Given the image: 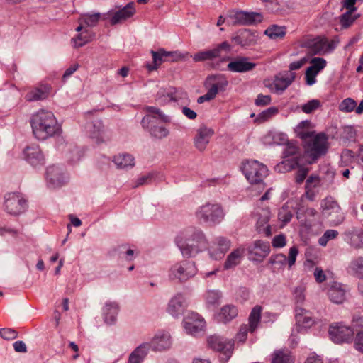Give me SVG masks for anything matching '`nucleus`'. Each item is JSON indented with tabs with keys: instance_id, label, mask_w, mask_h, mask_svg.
I'll use <instances>...</instances> for the list:
<instances>
[{
	"instance_id": "nucleus-53",
	"label": "nucleus",
	"mask_w": 363,
	"mask_h": 363,
	"mask_svg": "<svg viewBox=\"0 0 363 363\" xmlns=\"http://www.w3.org/2000/svg\"><path fill=\"white\" fill-rule=\"evenodd\" d=\"M321 103L318 99H312L301 106L302 111L306 114L313 113L314 111L319 108Z\"/></svg>"
},
{
	"instance_id": "nucleus-25",
	"label": "nucleus",
	"mask_w": 363,
	"mask_h": 363,
	"mask_svg": "<svg viewBox=\"0 0 363 363\" xmlns=\"http://www.w3.org/2000/svg\"><path fill=\"white\" fill-rule=\"evenodd\" d=\"M227 67L233 72L241 73L252 70L256 67V64L250 61L247 57H240L231 60Z\"/></svg>"
},
{
	"instance_id": "nucleus-57",
	"label": "nucleus",
	"mask_w": 363,
	"mask_h": 363,
	"mask_svg": "<svg viewBox=\"0 0 363 363\" xmlns=\"http://www.w3.org/2000/svg\"><path fill=\"white\" fill-rule=\"evenodd\" d=\"M151 345L149 342H145L137 347L133 351L135 352L136 356L143 361L144 358L147 354Z\"/></svg>"
},
{
	"instance_id": "nucleus-28",
	"label": "nucleus",
	"mask_w": 363,
	"mask_h": 363,
	"mask_svg": "<svg viewBox=\"0 0 363 363\" xmlns=\"http://www.w3.org/2000/svg\"><path fill=\"white\" fill-rule=\"evenodd\" d=\"M245 248L240 246L234 249L226 257L223 264V269L225 270L235 269L238 266L244 258Z\"/></svg>"
},
{
	"instance_id": "nucleus-45",
	"label": "nucleus",
	"mask_w": 363,
	"mask_h": 363,
	"mask_svg": "<svg viewBox=\"0 0 363 363\" xmlns=\"http://www.w3.org/2000/svg\"><path fill=\"white\" fill-rule=\"evenodd\" d=\"M218 57V50H208L199 52L192 56L195 62L213 60Z\"/></svg>"
},
{
	"instance_id": "nucleus-1",
	"label": "nucleus",
	"mask_w": 363,
	"mask_h": 363,
	"mask_svg": "<svg viewBox=\"0 0 363 363\" xmlns=\"http://www.w3.org/2000/svg\"><path fill=\"white\" fill-rule=\"evenodd\" d=\"M309 120L301 121L295 128L296 135L307 141L304 152L305 162L313 164L324 155L328 148V138L324 133L315 134Z\"/></svg>"
},
{
	"instance_id": "nucleus-30",
	"label": "nucleus",
	"mask_w": 363,
	"mask_h": 363,
	"mask_svg": "<svg viewBox=\"0 0 363 363\" xmlns=\"http://www.w3.org/2000/svg\"><path fill=\"white\" fill-rule=\"evenodd\" d=\"M46 176L48 182L54 188L60 186L65 182V177L58 167H49L47 169Z\"/></svg>"
},
{
	"instance_id": "nucleus-58",
	"label": "nucleus",
	"mask_w": 363,
	"mask_h": 363,
	"mask_svg": "<svg viewBox=\"0 0 363 363\" xmlns=\"http://www.w3.org/2000/svg\"><path fill=\"white\" fill-rule=\"evenodd\" d=\"M151 345L149 342H145L137 347L133 351L135 352L136 356L143 361L144 358L147 354Z\"/></svg>"
},
{
	"instance_id": "nucleus-12",
	"label": "nucleus",
	"mask_w": 363,
	"mask_h": 363,
	"mask_svg": "<svg viewBox=\"0 0 363 363\" xmlns=\"http://www.w3.org/2000/svg\"><path fill=\"white\" fill-rule=\"evenodd\" d=\"M296 74L289 72L285 74H281L274 77V79H268L264 80V84L272 92L281 93L292 83L295 79Z\"/></svg>"
},
{
	"instance_id": "nucleus-43",
	"label": "nucleus",
	"mask_w": 363,
	"mask_h": 363,
	"mask_svg": "<svg viewBox=\"0 0 363 363\" xmlns=\"http://www.w3.org/2000/svg\"><path fill=\"white\" fill-rule=\"evenodd\" d=\"M263 143L267 145H286L287 138L286 135L283 133H269L263 138Z\"/></svg>"
},
{
	"instance_id": "nucleus-64",
	"label": "nucleus",
	"mask_w": 363,
	"mask_h": 363,
	"mask_svg": "<svg viewBox=\"0 0 363 363\" xmlns=\"http://www.w3.org/2000/svg\"><path fill=\"white\" fill-rule=\"evenodd\" d=\"M278 113V108L272 106L269 107L267 109L263 111L259 115V118L260 120L265 121L271 118L272 116H275Z\"/></svg>"
},
{
	"instance_id": "nucleus-63",
	"label": "nucleus",
	"mask_w": 363,
	"mask_h": 363,
	"mask_svg": "<svg viewBox=\"0 0 363 363\" xmlns=\"http://www.w3.org/2000/svg\"><path fill=\"white\" fill-rule=\"evenodd\" d=\"M298 254V250L297 247L293 246L289 248V256L286 260L289 269L291 268L295 264Z\"/></svg>"
},
{
	"instance_id": "nucleus-32",
	"label": "nucleus",
	"mask_w": 363,
	"mask_h": 363,
	"mask_svg": "<svg viewBox=\"0 0 363 363\" xmlns=\"http://www.w3.org/2000/svg\"><path fill=\"white\" fill-rule=\"evenodd\" d=\"M87 128L90 136L95 139L97 143L103 142L105 140L104 127L101 120L93 121L88 125Z\"/></svg>"
},
{
	"instance_id": "nucleus-14",
	"label": "nucleus",
	"mask_w": 363,
	"mask_h": 363,
	"mask_svg": "<svg viewBox=\"0 0 363 363\" xmlns=\"http://www.w3.org/2000/svg\"><path fill=\"white\" fill-rule=\"evenodd\" d=\"M183 325L188 334L196 335L204 330L206 323L204 319L199 314L188 312L184 318Z\"/></svg>"
},
{
	"instance_id": "nucleus-61",
	"label": "nucleus",
	"mask_w": 363,
	"mask_h": 363,
	"mask_svg": "<svg viewBox=\"0 0 363 363\" xmlns=\"http://www.w3.org/2000/svg\"><path fill=\"white\" fill-rule=\"evenodd\" d=\"M354 348L361 354H363V330L358 331L353 337Z\"/></svg>"
},
{
	"instance_id": "nucleus-9",
	"label": "nucleus",
	"mask_w": 363,
	"mask_h": 363,
	"mask_svg": "<svg viewBox=\"0 0 363 363\" xmlns=\"http://www.w3.org/2000/svg\"><path fill=\"white\" fill-rule=\"evenodd\" d=\"M197 269L194 262L183 261L172 265L169 269V277L172 279L184 281L193 277Z\"/></svg>"
},
{
	"instance_id": "nucleus-34",
	"label": "nucleus",
	"mask_w": 363,
	"mask_h": 363,
	"mask_svg": "<svg viewBox=\"0 0 363 363\" xmlns=\"http://www.w3.org/2000/svg\"><path fill=\"white\" fill-rule=\"evenodd\" d=\"M235 42L242 47L254 45L257 41V35L250 30L241 31L235 38Z\"/></svg>"
},
{
	"instance_id": "nucleus-24",
	"label": "nucleus",
	"mask_w": 363,
	"mask_h": 363,
	"mask_svg": "<svg viewBox=\"0 0 363 363\" xmlns=\"http://www.w3.org/2000/svg\"><path fill=\"white\" fill-rule=\"evenodd\" d=\"M145 111L147 114L143 118L141 121V123L143 126H147L150 122V118H157L161 122L165 123H169L172 121V118L170 116L164 113L161 109L155 106H146L145 108Z\"/></svg>"
},
{
	"instance_id": "nucleus-6",
	"label": "nucleus",
	"mask_w": 363,
	"mask_h": 363,
	"mask_svg": "<svg viewBox=\"0 0 363 363\" xmlns=\"http://www.w3.org/2000/svg\"><path fill=\"white\" fill-rule=\"evenodd\" d=\"M241 170L250 184H259L262 189L265 187L263 179L268 174L266 165L257 160H246L242 163Z\"/></svg>"
},
{
	"instance_id": "nucleus-31",
	"label": "nucleus",
	"mask_w": 363,
	"mask_h": 363,
	"mask_svg": "<svg viewBox=\"0 0 363 363\" xmlns=\"http://www.w3.org/2000/svg\"><path fill=\"white\" fill-rule=\"evenodd\" d=\"M113 162L120 169H129L135 164V158L128 153H120L115 155L113 157Z\"/></svg>"
},
{
	"instance_id": "nucleus-42",
	"label": "nucleus",
	"mask_w": 363,
	"mask_h": 363,
	"mask_svg": "<svg viewBox=\"0 0 363 363\" xmlns=\"http://www.w3.org/2000/svg\"><path fill=\"white\" fill-rule=\"evenodd\" d=\"M347 238L352 246L360 248L363 246V230L354 228L347 233Z\"/></svg>"
},
{
	"instance_id": "nucleus-13",
	"label": "nucleus",
	"mask_w": 363,
	"mask_h": 363,
	"mask_svg": "<svg viewBox=\"0 0 363 363\" xmlns=\"http://www.w3.org/2000/svg\"><path fill=\"white\" fill-rule=\"evenodd\" d=\"M135 13L133 3H129L118 11H109L104 14V19H109L111 25L122 23L131 18Z\"/></svg>"
},
{
	"instance_id": "nucleus-52",
	"label": "nucleus",
	"mask_w": 363,
	"mask_h": 363,
	"mask_svg": "<svg viewBox=\"0 0 363 363\" xmlns=\"http://www.w3.org/2000/svg\"><path fill=\"white\" fill-rule=\"evenodd\" d=\"M150 134L154 138L162 139L167 137L169 134V130L162 125H155L150 129Z\"/></svg>"
},
{
	"instance_id": "nucleus-56",
	"label": "nucleus",
	"mask_w": 363,
	"mask_h": 363,
	"mask_svg": "<svg viewBox=\"0 0 363 363\" xmlns=\"http://www.w3.org/2000/svg\"><path fill=\"white\" fill-rule=\"evenodd\" d=\"M205 298L207 304L213 306L218 303L220 296L218 291L210 290L206 292Z\"/></svg>"
},
{
	"instance_id": "nucleus-5",
	"label": "nucleus",
	"mask_w": 363,
	"mask_h": 363,
	"mask_svg": "<svg viewBox=\"0 0 363 363\" xmlns=\"http://www.w3.org/2000/svg\"><path fill=\"white\" fill-rule=\"evenodd\" d=\"M195 216L201 222L219 224L224 220L225 213L220 203L207 202L196 209Z\"/></svg>"
},
{
	"instance_id": "nucleus-37",
	"label": "nucleus",
	"mask_w": 363,
	"mask_h": 363,
	"mask_svg": "<svg viewBox=\"0 0 363 363\" xmlns=\"http://www.w3.org/2000/svg\"><path fill=\"white\" fill-rule=\"evenodd\" d=\"M320 180L317 176L309 177L306 182V196L310 201H313L320 186Z\"/></svg>"
},
{
	"instance_id": "nucleus-55",
	"label": "nucleus",
	"mask_w": 363,
	"mask_h": 363,
	"mask_svg": "<svg viewBox=\"0 0 363 363\" xmlns=\"http://www.w3.org/2000/svg\"><path fill=\"white\" fill-rule=\"evenodd\" d=\"M338 232L335 230H327L323 236L319 238L318 243L321 246H325L330 240L335 238Z\"/></svg>"
},
{
	"instance_id": "nucleus-47",
	"label": "nucleus",
	"mask_w": 363,
	"mask_h": 363,
	"mask_svg": "<svg viewBox=\"0 0 363 363\" xmlns=\"http://www.w3.org/2000/svg\"><path fill=\"white\" fill-rule=\"evenodd\" d=\"M175 100L176 97L174 94L171 91L160 89L157 94L156 101L162 105H164L170 101Z\"/></svg>"
},
{
	"instance_id": "nucleus-36",
	"label": "nucleus",
	"mask_w": 363,
	"mask_h": 363,
	"mask_svg": "<svg viewBox=\"0 0 363 363\" xmlns=\"http://www.w3.org/2000/svg\"><path fill=\"white\" fill-rule=\"evenodd\" d=\"M314 54H325L333 50L325 38H318L313 40L310 45Z\"/></svg>"
},
{
	"instance_id": "nucleus-26",
	"label": "nucleus",
	"mask_w": 363,
	"mask_h": 363,
	"mask_svg": "<svg viewBox=\"0 0 363 363\" xmlns=\"http://www.w3.org/2000/svg\"><path fill=\"white\" fill-rule=\"evenodd\" d=\"M101 13H87L81 15L79 18L78 19L79 26L76 28L75 30L77 32H81L84 28L89 29V28H93L97 26L100 19L104 16Z\"/></svg>"
},
{
	"instance_id": "nucleus-11",
	"label": "nucleus",
	"mask_w": 363,
	"mask_h": 363,
	"mask_svg": "<svg viewBox=\"0 0 363 363\" xmlns=\"http://www.w3.org/2000/svg\"><path fill=\"white\" fill-rule=\"evenodd\" d=\"M27 208L26 199L18 193H9L4 199L5 211L13 216L23 213Z\"/></svg>"
},
{
	"instance_id": "nucleus-8",
	"label": "nucleus",
	"mask_w": 363,
	"mask_h": 363,
	"mask_svg": "<svg viewBox=\"0 0 363 363\" xmlns=\"http://www.w3.org/2000/svg\"><path fill=\"white\" fill-rule=\"evenodd\" d=\"M153 65H148L149 70L156 69L163 62H178L184 60L188 57L189 53H182L179 50L167 51L163 48L159 49L157 51L151 52Z\"/></svg>"
},
{
	"instance_id": "nucleus-35",
	"label": "nucleus",
	"mask_w": 363,
	"mask_h": 363,
	"mask_svg": "<svg viewBox=\"0 0 363 363\" xmlns=\"http://www.w3.org/2000/svg\"><path fill=\"white\" fill-rule=\"evenodd\" d=\"M72 39L73 46L76 48L82 47L91 42L94 38V33L89 29L84 28L81 32Z\"/></svg>"
},
{
	"instance_id": "nucleus-18",
	"label": "nucleus",
	"mask_w": 363,
	"mask_h": 363,
	"mask_svg": "<svg viewBox=\"0 0 363 363\" xmlns=\"http://www.w3.org/2000/svg\"><path fill=\"white\" fill-rule=\"evenodd\" d=\"M295 319L298 333L311 328L315 323L311 312L302 307H297L296 308Z\"/></svg>"
},
{
	"instance_id": "nucleus-48",
	"label": "nucleus",
	"mask_w": 363,
	"mask_h": 363,
	"mask_svg": "<svg viewBox=\"0 0 363 363\" xmlns=\"http://www.w3.org/2000/svg\"><path fill=\"white\" fill-rule=\"evenodd\" d=\"M228 18L232 24L246 25L245 11H233L228 16Z\"/></svg>"
},
{
	"instance_id": "nucleus-46",
	"label": "nucleus",
	"mask_w": 363,
	"mask_h": 363,
	"mask_svg": "<svg viewBox=\"0 0 363 363\" xmlns=\"http://www.w3.org/2000/svg\"><path fill=\"white\" fill-rule=\"evenodd\" d=\"M253 332L254 330H251L246 324H242L240 326L238 333L235 334L234 339L231 340L233 341L234 344L235 342L238 344H243L247 340L248 333H252Z\"/></svg>"
},
{
	"instance_id": "nucleus-49",
	"label": "nucleus",
	"mask_w": 363,
	"mask_h": 363,
	"mask_svg": "<svg viewBox=\"0 0 363 363\" xmlns=\"http://www.w3.org/2000/svg\"><path fill=\"white\" fill-rule=\"evenodd\" d=\"M228 81L221 76H211L207 79V84H212L219 91H223L228 86Z\"/></svg>"
},
{
	"instance_id": "nucleus-2",
	"label": "nucleus",
	"mask_w": 363,
	"mask_h": 363,
	"mask_svg": "<svg viewBox=\"0 0 363 363\" xmlns=\"http://www.w3.org/2000/svg\"><path fill=\"white\" fill-rule=\"evenodd\" d=\"M30 125L34 138L39 141H45L61 135L62 125L51 111L39 109L30 118Z\"/></svg>"
},
{
	"instance_id": "nucleus-15",
	"label": "nucleus",
	"mask_w": 363,
	"mask_h": 363,
	"mask_svg": "<svg viewBox=\"0 0 363 363\" xmlns=\"http://www.w3.org/2000/svg\"><path fill=\"white\" fill-rule=\"evenodd\" d=\"M249 259L253 262H262L269 254L268 242L256 240L247 247Z\"/></svg>"
},
{
	"instance_id": "nucleus-10",
	"label": "nucleus",
	"mask_w": 363,
	"mask_h": 363,
	"mask_svg": "<svg viewBox=\"0 0 363 363\" xmlns=\"http://www.w3.org/2000/svg\"><path fill=\"white\" fill-rule=\"evenodd\" d=\"M329 334L335 343H349L352 342L354 333L352 327L337 323L330 327Z\"/></svg>"
},
{
	"instance_id": "nucleus-44",
	"label": "nucleus",
	"mask_w": 363,
	"mask_h": 363,
	"mask_svg": "<svg viewBox=\"0 0 363 363\" xmlns=\"http://www.w3.org/2000/svg\"><path fill=\"white\" fill-rule=\"evenodd\" d=\"M264 33L271 40H277L282 39L285 36L286 32L284 26L272 25L264 30Z\"/></svg>"
},
{
	"instance_id": "nucleus-20",
	"label": "nucleus",
	"mask_w": 363,
	"mask_h": 363,
	"mask_svg": "<svg viewBox=\"0 0 363 363\" xmlns=\"http://www.w3.org/2000/svg\"><path fill=\"white\" fill-rule=\"evenodd\" d=\"M213 134L214 130L213 128L205 125L199 126L196 130V135L194 138L196 148L201 152L204 151Z\"/></svg>"
},
{
	"instance_id": "nucleus-59",
	"label": "nucleus",
	"mask_w": 363,
	"mask_h": 363,
	"mask_svg": "<svg viewBox=\"0 0 363 363\" xmlns=\"http://www.w3.org/2000/svg\"><path fill=\"white\" fill-rule=\"evenodd\" d=\"M357 16H353L352 13L346 12L340 16V23L342 28H347L350 27L357 19Z\"/></svg>"
},
{
	"instance_id": "nucleus-19",
	"label": "nucleus",
	"mask_w": 363,
	"mask_h": 363,
	"mask_svg": "<svg viewBox=\"0 0 363 363\" xmlns=\"http://www.w3.org/2000/svg\"><path fill=\"white\" fill-rule=\"evenodd\" d=\"M311 65L306 69V83L312 86L316 82L317 75L326 67L327 62L322 57H313L310 60Z\"/></svg>"
},
{
	"instance_id": "nucleus-23",
	"label": "nucleus",
	"mask_w": 363,
	"mask_h": 363,
	"mask_svg": "<svg viewBox=\"0 0 363 363\" xmlns=\"http://www.w3.org/2000/svg\"><path fill=\"white\" fill-rule=\"evenodd\" d=\"M347 287L339 282H333L328 287L327 294L331 302L342 303L346 299Z\"/></svg>"
},
{
	"instance_id": "nucleus-60",
	"label": "nucleus",
	"mask_w": 363,
	"mask_h": 363,
	"mask_svg": "<svg viewBox=\"0 0 363 363\" xmlns=\"http://www.w3.org/2000/svg\"><path fill=\"white\" fill-rule=\"evenodd\" d=\"M278 218L282 222L283 225H284L291 220L292 213L288 207L283 206L279 211Z\"/></svg>"
},
{
	"instance_id": "nucleus-16",
	"label": "nucleus",
	"mask_w": 363,
	"mask_h": 363,
	"mask_svg": "<svg viewBox=\"0 0 363 363\" xmlns=\"http://www.w3.org/2000/svg\"><path fill=\"white\" fill-rule=\"evenodd\" d=\"M255 216L256 217L255 229L265 236H270L272 233L271 225L269 222L271 218V213L269 208L257 209Z\"/></svg>"
},
{
	"instance_id": "nucleus-54",
	"label": "nucleus",
	"mask_w": 363,
	"mask_h": 363,
	"mask_svg": "<svg viewBox=\"0 0 363 363\" xmlns=\"http://www.w3.org/2000/svg\"><path fill=\"white\" fill-rule=\"evenodd\" d=\"M262 20L263 16L261 13L245 11L246 25H254L262 22Z\"/></svg>"
},
{
	"instance_id": "nucleus-39",
	"label": "nucleus",
	"mask_w": 363,
	"mask_h": 363,
	"mask_svg": "<svg viewBox=\"0 0 363 363\" xmlns=\"http://www.w3.org/2000/svg\"><path fill=\"white\" fill-rule=\"evenodd\" d=\"M271 363H294V359L289 351L276 350L271 355Z\"/></svg>"
},
{
	"instance_id": "nucleus-7",
	"label": "nucleus",
	"mask_w": 363,
	"mask_h": 363,
	"mask_svg": "<svg viewBox=\"0 0 363 363\" xmlns=\"http://www.w3.org/2000/svg\"><path fill=\"white\" fill-rule=\"evenodd\" d=\"M320 212L323 217L330 218L334 225H339L345 220V213L337 201L328 196L320 202Z\"/></svg>"
},
{
	"instance_id": "nucleus-22",
	"label": "nucleus",
	"mask_w": 363,
	"mask_h": 363,
	"mask_svg": "<svg viewBox=\"0 0 363 363\" xmlns=\"http://www.w3.org/2000/svg\"><path fill=\"white\" fill-rule=\"evenodd\" d=\"M230 246L231 242L229 239L224 237H218L211 247L209 255L213 259H220L230 249Z\"/></svg>"
},
{
	"instance_id": "nucleus-29",
	"label": "nucleus",
	"mask_w": 363,
	"mask_h": 363,
	"mask_svg": "<svg viewBox=\"0 0 363 363\" xmlns=\"http://www.w3.org/2000/svg\"><path fill=\"white\" fill-rule=\"evenodd\" d=\"M238 315V308L232 304L222 306L216 315L217 320L226 324L231 322Z\"/></svg>"
},
{
	"instance_id": "nucleus-50",
	"label": "nucleus",
	"mask_w": 363,
	"mask_h": 363,
	"mask_svg": "<svg viewBox=\"0 0 363 363\" xmlns=\"http://www.w3.org/2000/svg\"><path fill=\"white\" fill-rule=\"evenodd\" d=\"M48 96V91L41 89H34L30 90L26 96V99L29 101L42 100Z\"/></svg>"
},
{
	"instance_id": "nucleus-21",
	"label": "nucleus",
	"mask_w": 363,
	"mask_h": 363,
	"mask_svg": "<svg viewBox=\"0 0 363 363\" xmlns=\"http://www.w3.org/2000/svg\"><path fill=\"white\" fill-rule=\"evenodd\" d=\"M151 347L155 351L169 350L172 345V338L169 332L165 330L157 331L150 343Z\"/></svg>"
},
{
	"instance_id": "nucleus-27",
	"label": "nucleus",
	"mask_w": 363,
	"mask_h": 363,
	"mask_svg": "<svg viewBox=\"0 0 363 363\" xmlns=\"http://www.w3.org/2000/svg\"><path fill=\"white\" fill-rule=\"evenodd\" d=\"M25 160L33 167H38L44 164V157L41 150L37 145L27 147L23 151Z\"/></svg>"
},
{
	"instance_id": "nucleus-33",
	"label": "nucleus",
	"mask_w": 363,
	"mask_h": 363,
	"mask_svg": "<svg viewBox=\"0 0 363 363\" xmlns=\"http://www.w3.org/2000/svg\"><path fill=\"white\" fill-rule=\"evenodd\" d=\"M118 306L116 302L107 301L102 308V313L106 323L112 324L116 319Z\"/></svg>"
},
{
	"instance_id": "nucleus-51",
	"label": "nucleus",
	"mask_w": 363,
	"mask_h": 363,
	"mask_svg": "<svg viewBox=\"0 0 363 363\" xmlns=\"http://www.w3.org/2000/svg\"><path fill=\"white\" fill-rule=\"evenodd\" d=\"M357 102L352 98H346L343 99L338 105V109L342 113H351L354 111Z\"/></svg>"
},
{
	"instance_id": "nucleus-3",
	"label": "nucleus",
	"mask_w": 363,
	"mask_h": 363,
	"mask_svg": "<svg viewBox=\"0 0 363 363\" xmlns=\"http://www.w3.org/2000/svg\"><path fill=\"white\" fill-rule=\"evenodd\" d=\"M176 243L184 257H191L206 247L207 240L203 231L191 229L178 235Z\"/></svg>"
},
{
	"instance_id": "nucleus-41",
	"label": "nucleus",
	"mask_w": 363,
	"mask_h": 363,
	"mask_svg": "<svg viewBox=\"0 0 363 363\" xmlns=\"http://www.w3.org/2000/svg\"><path fill=\"white\" fill-rule=\"evenodd\" d=\"M261 313H262V307L259 306H255L252 311L248 317V323H246V325L251 329V330H255L261 320Z\"/></svg>"
},
{
	"instance_id": "nucleus-40",
	"label": "nucleus",
	"mask_w": 363,
	"mask_h": 363,
	"mask_svg": "<svg viewBox=\"0 0 363 363\" xmlns=\"http://www.w3.org/2000/svg\"><path fill=\"white\" fill-rule=\"evenodd\" d=\"M347 270L350 274L363 279V257H358L352 259Z\"/></svg>"
},
{
	"instance_id": "nucleus-62",
	"label": "nucleus",
	"mask_w": 363,
	"mask_h": 363,
	"mask_svg": "<svg viewBox=\"0 0 363 363\" xmlns=\"http://www.w3.org/2000/svg\"><path fill=\"white\" fill-rule=\"evenodd\" d=\"M305 288L303 286L296 287L293 291V297L296 303L301 304L306 299Z\"/></svg>"
},
{
	"instance_id": "nucleus-17",
	"label": "nucleus",
	"mask_w": 363,
	"mask_h": 363,
	"mask_svg": "<svg viewBox=\"0 0 363 363\" xmlns=\"http://www.w3.org/2000/svg\"><path fill=\"white\" fill-rule=\"evenodd\" d=\"M208 345L213 350L223 353L225 355V360L230 358L234 349L233 341L224 340L217 335L210 336L208 338Z\"/></svg>"
},
{
	"instance_id": "nucleus-38",
	"label": "nucleus",
	"mask_w": 363,
	"mask_h": 363,
	"mask_svg": "<svg viewBox=\"0 0 363 363\" xmlns=\"http://www.w3.org/2000/svg\"><path fill=\"white\" fill-rule=\"evenodd\" d=\"M184 298L182 294H177L168 303L167 312L172 316H177L182 310Z\"/></svg>"
},
{
	"instance_id": "nucleus-4",
	"label": "nucleus",
	"mask_w": 363,
	"mask_h": 363,
	"mask_svg": "<svg viewBox=\"0 0 363 363\" xmlns=\"http://www.w3.org/2000/svg\"><path fill=\"white\" fill-rule=\"evenodd\" d=\"M283 161L278 163L274 169L279 173L289 172L299 167L309 164L305 162L304 154L301 156L300 150L296 143H287L283 151Z\"/></svg>"
}]
</instances>
